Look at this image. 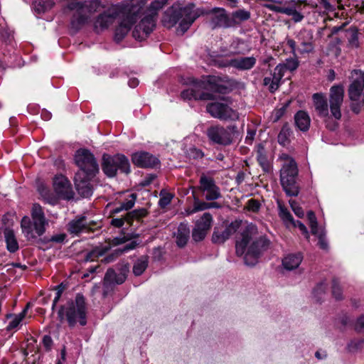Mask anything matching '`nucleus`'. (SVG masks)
<instances>
[{
	"label": "nucleus",
	"instance_id": "5",
	"mask_svg": "<svg viewBox=\"0 0 364 364\" xmlns=\"http://www.w3.org/2000/svg\"><path fill=\"white\" fill-rule=\"evenodd\" d=\"M31 217L33 222L28 216H24L21 222L22 232L28 240L41 236L46 231V225H48V220L39 204L33 205Z\"/></svg>",
	"mask_w": 364,
	"mask_h": 364
},
{
	"label": "nucleus",
	"instance_id": "60",
	"mask_svg": "<svg viewBox=\"0 0 364 364\" xmlns=\"http://www.w3.org/2000/svg\"><path fill=\"white\" fill-rule=\"evenodd\" d=\"M355 328L358 332L364 331V316H361L357 319Z\"/></svg>",
	"mask_w": 364,
	"mask_h": 364
},
{
	"label": "nucleus",
	"instance_id": "64",
	"mask_svg": "<svg viewBox=\"0 0 364 364\" xmlns=\"http://www.w3.org/2000/svg\"><path fill=\"white\" fill-rule=\"evenodd\" d=\"M128 241H129V239L125 236L117 237H114L112 240V245H119L124 244Z\"/></svg>",
	"mask_w": 364,
	"mask_h": 364
},
{
	"label": "nucleus",
	"instance_id": "20",
	"mask_svg": "<svg viewBox=\"0 0 364 364\" xmlns=\"http://www.w3.org/2000/svg\"><path fill=\"white\" fill-rule=\"evenodd\" d=\"M279 216L287 228H299L306 239H309V234L306 226L300 221H295L287 208L280 202L277 201Z\"/></svg>",
	"mask_w": 364,
	"mask_h": 364
},
{
	"label": "nucleus",
	"instance_id": "36",
	"mask_svg": "<svg viewBox=\"0 0 364 364\" xmlns=\"http://www.w3.org/2000/svg\"><path fill=\"white\" fill-rule=\"evenodd\" d=\"M4 237L6 243L7 250L10 252H15L18 250V244L15 237L14 232L11 230H6Z\"/></svg>",
	"mask_w": 364,
	"mask_h": 364
},
{
	"label": "nucleus",
	"instance_id": "1",
	"mask_svg": "<svg viewBox=\"0 0 364 364\" xmlns=\"http://www.w3.org/2000/svg\"><path fill=\"white\" fill-rule=\"evenodd\" d=\"M257 233L256 225L247 224L242 230L240 237L236 241V254L244 256L245 263L249 266L257 263L258 257L269 244L265 237H257Z\"/></svg>",
	"mask_w": 364,
	"mask_h": 364
},
{
	"label": "nucleus",
	"instance_id": "6",
	"mask_svg": "<svg viewBox=\"0 0 364 364\" xmlns=\"http://www.w3.org/2000/svg\"><path fill=\"white\" fill-rule=\"evenodd\" d=\"M100 0H89L84 2L73 1L68 4V8L74 11L71 24L75 29H79L82 26L87 23L92 16L101 9Z\"/></svg>",
	"mask_w": 364,
	"mask_h": 364
},
{
	"label": "nucleus",
	"instance_id": "58",
	"mask_svg": "<svg viewBox=\"0 0 364 364\" xmlns=\"http://www.w3.org/2000/svg\"><path fill=\"white\" fill-rule=\"evenodd\" d=\"M125 222L129 223V220L127 218V215L124 218H113L110 223L112 225L116 228H121Z\"/></svg>",
	"mask_w": 364,
	"mask_h": 364
},
{
	"label": "nucleus",
	"instance_id": "17",
	"mask_svg": "<svg viewBox=\"0 0 364 364\" xmlns=\"http://www.w3.org/2000/svg\"><path fill=\"white\" fill-rule=\"evenodd\" d=\"M257 59L254 56L237 57L227 59L219 63L221 67H232L236 70L244 71L251 70L255 67Z\"/></svg>",
	"mask_w": 364,
	"mask_h": 364
},
{
	"label": "nucleus",
	"instance_id": "38",
	"mask_svg": "<svg viewBox=\"0 0 364 364\" xmlns=\"http://www.w3.org/2000/svg\"><path fill=\"white\" fill-rule=\"evenodd\" d=\"M111 247L109 245H101L95 247L92 251H90L86 256V260L92 261L95 258L101 257L107 253Z\"/></svg>",
	"mask_w": 364,
	"mask_h": 364
},
{
	"label": "nucleus",
	"instance_id": "45",
	"mask_svg": "<svg viewBox=\"0 0 364 364\" xmlns=\"http://www.w3.org/2000/svg\"><path fill=\"white\" fill-rule=\"evenodd\" d=\"M147 214V211L144 208H141L139 210H134L130 213L127 214V218L129 220V223L131 224L134 219H139Z\"/></svg>",
	"mask_w": 364,
	"mask_h": 364
},
{
	"label": "nucleus",
	"instance_id": "52",
	"mask_svg": "<svg viewBox=\"0 0 364 364\" xmlns=\"http://www.w3.org/2000/svg\"><path fill=\"white\" fill-rule=\"evenodd\" d=\"M207 233L208 232L202 230L196 229L194 228L192 231V237L196 242H199L205 237Z\"/></svg>",
	"mask_w": 364,
	"mask_h": 364
},
{
	"label": "nucleus",
	"instance_id": "43",
	"mask_svg": "<svg viewBox=\"0 0 364 364\" xmlns=\"http://www.w3.org/2000/svg\"><path fill=\"white\" fill-rule=\"evenodd\" d=\"M208 209V203L200 201L198 198H194L193 208L191 210H187V215H192L198 211H202Z\"/></svg>",
	"mask_w": 364,
	"mask_h": 364
},
{
	"label": "nucleus",
	"instance_id": "22",
	"mask_svg": "<svg viewBox=\"0 0 364 364\" xmlns=\"http://www.w3.org/2000/svg\"><path fill=\"white\" fill-rule=\"evenodd\" d=\"M210 14H211V23L214 28L231 27L230 17L227 14L226 11L223 8H214Z\"/></svg>",
	"mask_w": 364,
	"mask_h": 364
},
{
	"label": "nucleus",
	"instance_id": "54",
	"mask_svg": "<svg viewBox=\"0 0 364 364\" xmlns=\"http://www.w3.org/2000/svg\"><path fill=\"white\" fill-rule=\"evenodd\" d=\"M117 277V273L112 269H109L105 276V282L109 284H114Z\"/></svg>",
	"mask_w": 364,
	"mask_h": 364
},
{
	"label": "nucleus",
	"instance_id": "50",
	"mask_svg": "<svg viewBox=\"0 0 364 364\" xmlns=\"http://www.w3.org/2000/svg\"><path fill=\"white\" fill-rule=\"evenodd\" d=\"M364 346V340H354L351 341L348 345V349L350 352H355L360 348H362Z\"/></svg>",
	"mask_w": 364,
	"mask_h": 364
},
{
	"label": "nucleus",
	"instance_id": "53",
	"mask_svg": "<svg viewBox=\"0 0 364 364\" xmlns=\"http://www.w3.org/2000/svg\"><path fill=\"white\" fill-rule=\"evenodd\" d=\"M326 284L324 283H321L316 287V288L314 290V296L317 298L318 301L320 300V296H321V294L326 292Z\"/></svg>",
	"mask_w": 364,
	"mask_h": 364
},
{
	"label": "nucleus",
	"instance_id": "18",
	"mask_svg": "<svg viewBox=\"0 0 364 364\" xmlns=\"http://www.w3.org/2000/svg\"><path fill=\"white\" fill-rule=\"evenodd\" d=\"M191 82L193 84L195 88L188 89L181 92V97L183 100H209L213 97V94L209 92H199L196 89H206V85L203 81H198L195 79H191Z\"/></svg>",
	"mask_w": 364,
	"mask_h": 364
},
{
	"label": "nucleus",
	"instance_id": "24",
	"mask_svg": "<svg viewBox=\"0 0 364 364\" xmlns=\"http://www.w3.org/2000/svg\"><path fill=\"white\" fill-rule=\"evenodd\" d=\"M133 163L140 167H154L159 164V159L147 152H137L132 155Z\"/></svg>",
	"mask_w": 364,
	"mask_h": 364
},
{
	"label": "nucleus",
	"instance_id": "29",
	"mask_svg": "<svg viewBox=\"0 0 364 364\" xmlns=\"http://www.w3.org/2000/svg\"><path fill=\"white\" fill-rule=\"evenodd\" d=\"M303 260V255L298 252L287 255L282 260V265L287 270L296 269Z\"/></svg>",
	"mask_w": 364,
	"mask_h": 364
},
{
	"label": "nucleus",
	"instance_id": "25",
	"mask_svg": "<svg viewBox=\"0 0 364 364\" xmlns=\"http://www.w3.org/2000/svg\"><path fill=\"white\" fill-rule=\"evenodd\" d=\"M241 223L238 221L231 223L223 232L214 231L212 240L214 243H223L240 228Z\"/></svg>",
	"mask_w": 364,
	"mask_h": 364
},
{
	"label": "nucleus",
	"instance_id": "56",
	"mask_svg": "<svg viewBox=\"0 0 364 364\" xmlns=\"http://www.w3.org/2000/svg\"><path fill=\"white\" fill-rule=\"evenodd\" d=\"M286 71L284 67L282 64H279L276 66L273 73V77H277L278 80H282L284 75V72Z\"/></svg>",
	"mask_w": 364,
	"mask_h": 364
},
{
	"label": "nucleus",
	"instance_id": "59",
	"mask_svg": "<svg viewBox=\"0 0 364 364\" xmlns=\"http://www.w3.org/2000/svg\"><path fill=\"white\" fill-rule=\"evenodd\" d=\"M286 42L289 47L291 48V53L294 55V56L296 57V53L298 52L296 41L291 38H287Z\"/></svg>",
	"mask_w": 364,
	"mask_h": 364
},
{
	"label": "nucleus",
	"instance_id": "39",
	"mask_svg": "<svg viewBox=\"0 0 364 364\" xmlns=\"http://www.w3.org/2000/svg\"><path fill=\"white\" fill-rule=\"evenodd\" d=\"M38 192L43 200L46 203L52 205L57 203L58 199L56 196L48 188L41 186L38 187Z\"/></svg>",
	"mask_w": 364,
	"mask_h": 364
},
{
	"label": "nucleus",
	"instance_id": "63",
	"mask_svg": "<svg viewBox=\"0 0 364 364\" xmlns=\"http://www.w3.org/2000/svg\"><path fill=\"white\" fill-rule=\"evenodd\" d=\"M272 82L269 85V90L272 92H274L279 87L280 80H278L277 77L272 78Z\"/></svg>",
	"mask_w": 364,
	"mask_h": 364
},
{
	"label": "nucleus",
	"instance_id": "40",
	"mask_svg": "<svg viewBox=\"0 0 364 364\" xmlns=\"http://www.w3.org/2000/svg\"><path fill=\"white\" fill-rule=\"evenodd\" d=\"M291 134L292 132L288 125L283 126L278 135V142L283 146L288 145L290 142Z\"/></svg>",
	"mask_w": 364,
	"mask_h": 364
},
{
	"label": "nucleus",
	"instance_id": "61",
	"mask_svg": "<svg viewBox=\"0 0 364 364\" xmlns=\"http://www.w3.org/2000/svg\"><path fill=\"white\" fill-rule=\"evenodd\" d=\"M247 208L250 210H252L253 212H256L259 208V203L257 200H255L250 199L247 202Z\"/></svg>",
	"mask_w": 364,
	"mask_h": 364
},
{
	"label": "nucleus",
	"instance_id": "2",
	"mask_svg": "<svg viewBox=\"0 0 364 364\" xmlns=\"http://www.w3.org/2000/svg\"><path fill=\"white\" fill-rule=\"evenodd\" d=\"M201 14L202 11L193 3L176 2L164 11L161 23L167 28H171L178 23L176 33L183 35Z\"/></svg>",
	"mask_w": 364,
	"mask_h": 364
},
{
	"label": "nucleus",
	"instance_id": "26",
	"mask_svg": "<svg viewBox=\"0 0 364 364\" xmlns=\"http://www.w3.org/2000/svg\"><path fill=\"white\" fill-rule=\"evenodd\" d=\"M315 109L320 117L326 118L329 116L328 106L326 96L322 93L313 95Z\"/></svg>",
	"mask_w": 364,
	"mask_h": 364
},
{
	"label": "nucleus",
	"instance_id": "11",
	"mask_svg": "<svg viewBox=\"0 0 364 364\" xmlns=\"http://www.w3.org/2000/svg\"><path fill=\"white\" fill-rule=\"evenodd\" d=\"M102 170L109 177H113L116 175L117 171L122 173H129V163L128 159L123 155H115L111 156L104 154L102 157Z\"/></svg>",
	"mask_w": 364,
	"mask_h": 364
},
{
	"label": "nucleus",
	"instance_id": "49",
	"mask_svg": "<svg viewBox=\"0 0 364 364\" xmlns=\"http://www.w3.org/2000/svg\"><path fill=\"white\" fill-rule=\"evenodd\" d=\"M332 294L336 299L342 298V290L338 279H333L332 283Z\"/></svg>",
	"mask_w": 364,
	"mask_h": 364
},
{
	"label": "nucleus",
	"instance_id": "3",
	"mask_svg": "<svg viewBox=\"0 0 364 364\" xmlns=\"http://www.w3.org/2000/svg\"><path fill=\"white\" fill-rule=\"evenodd\" d=\"M147 0H130L122 5L119 23L115 28L114 39L121 41L129 33L132 25L141 16Z\"/></svg>",
	"mask_w": 364,
	"mask_h": 364
},
{
	"label": "nucleus",
	"instance_id": "41",
	"mask_svg": "<svg viewBox=\"0 0 364 364\" xmlns=\"http://www.w3.org/2000/svg\"><path fill=\"white\" fill-rule=\"evenodd\" d=\"M148 266V257L142 256L134 263L133 272L136 276L141 275Z\"/></svg>",
	"mask_w": 364,
	"mask_h": 364
},
{
	"label": "nucleus",
	"instance_id": "10",
	"mask_svg": "<svg viewBox=\"0 0 364 364\" xmlns=\"http://www.w3.org/2000/svg\"><path fill=\"white\" fill-rule=\"evenodd\" d=\"M75 161L80 168L76 173H82L87 178H94L99 171L96 159L87 149H78L75 154Z\"/></svg>",
	"mask_w": 364,
	"mask_h": 364
},
{
	"label": "nucleus",
	"instance_id": "42",
	"mask_svg": "<svg viewBox=\"0 0 364 364\" xmlns=\"http://www.w3.org/2000/svg\"><path fill=\"white\" fill-rule=\"evenodd\" d=\"M349 45L353 48H358V31L355 28H350L347 31Z\"/></svg>",
	"mask_w": 364,
	"mask_h": 364
},
{
	"label": "nucleus",
	"instance_id": "47",
	"mask_svg": "<svg viewBox=\"0 0 364 364\" xmlns=\"http://www.w3.org/2000/svg\"><path fill=\"white\" fill-rule=\"evenodd\" d=\"M286 70L293 71L299 66V61L296 57L287 59L285 63H282Z\"/></svg>",
	"mask_w": 364,
	"mask_h": 364
},
{
	"label": "nucleus",
	"instance_id": "8",
	"mask_svg": "<svg viewBox=\"0 0 364 364\" xmlns=\"http://www.w3.org/2000/svg\"><path fill=\"white\" fill-rule=\"evenodd\" d=\"M168 0H154L147 9V14L137 24L133 32V37L138 41L146 39L152 32L156 26L155 16L157 12L162 9Z\"/></svg>",
	"mask_w": 364,
	"mask_h": 364
},
{
	"label": "nucleus",
	"instance_id": "7",
	"mask_svg": "<svg viewBox=\"0 0 364 364\" xmlns=\"http://www.w3.org/2000/svg\"><path fill=\"white\" fill-rule=\"evenodd\" d=\"M86 314L85 298L77 294L75 301L68 302L61 307L58 311V316L61 320L66 318L70 326H74L77 323L85 326L87 323Z\"/></svg>",
	"mask_w": 364,
	"mask_h": 364
},
{
	"label": "nucleus",
	"instance_id": "51",
	"mask_svg": "<svg viewBox=\"0 0 364 364\" xmlns=\"http://www.w3.org/2000/svg\"><path fill=\"white\" fill-rule=\"evenodd\" d=\"M290 206L294 211V214L299 218H303L304 215V212L301 207L299 205V204L294 200H289Z\"/></svg>",
	"mask_w": 364,
	"mask_h": 364
},
{
	"label": "nucleus",
	"instance_id": "46",
	"mask_svg": "<svg viewBox=\"0 0 364 364\" xmlns=\"http://www.w3.org/2000/svg\"><path fill=\"white\" fill-rule=\"evenodd\" d=\"M307 217H308V220L309 221L312 234L317 235L318 230H319V229L318 228V223H317V220H316L315 213L311 210L309 211L307 213Z\"/></svg>",
	"mask_w": 364,
	"mask_h": 364
},
{
	"label": "nucleus",
	"instance_id": "35",
	"mask_svg": "<svg viewBox=\"0 0 364 364\" xmlns=\"http://www.w3.org/2000/svg\"><path fill=\"white\" fill-rule=\"evenodd\" d=\"M136 200V195L132 193L126 198L125 201L122 203L119 207H117L111 210V214H117L122 210H129L132 208Z\"/></svg>",
	"mask_w": 364,
	"mask_h": 364
},
{
	"label": "nucleus",
	"instance_id": "48",
	"mask_svg": "<svg viewBox=\"0 0 364 364\" xmlns=\"http://www.w3.org/2000/svg\"><path fill=\"white\" fill-rule=\"evenodd\" d=\"M173 198V195L169 193H161V198L159 200V205L161 208H165L169 205Z\"/></svg>",
	"mask_w": 364,
	"mask_h": 364
},
{
	"label": "nucleus",
	"instance_id": "57",
	"mask_svg": "<svg viewBox=\"0 0 364 364\" xmlns=\"http://www.w3.org/2000/svg\"><path fill=\"white\" fill-rule=\"evenodd\" d=\"M266 7L269 9V10L281 14H284L287 9V6H281L279 5H277L275 4H266Z\"/></svg>",
	"mask_w": 364,
	"mask_h": 364
},
{
	"label": "nucleus",
	"instance_id": "19",
	"mask_svg": "<svg viewBox=\"0 0 364 364\" xmlns=\"http://www.w3.org/2000/svg\"><path fill=\"white\" fill-rule=\"evenodd\" d=\"M296 38L299 43L297 46L298 53L304 55L314 50V36L312 31L302 29L297 33Z\"/></svg>",
	"mask_w": 364,
	"mask_h": 364
},
{
	"label": "nucleus",
	"instance_id": "14",
	"mask_svg": "<svg viewBox=\"0 0 364 364\" xmlns=\"http://www.w3.org/2000/svg\"><path fill=\"white\" fill-rule=\"evenodd\" d=\"M198 190L208 200H215L221 197L220 188L215 184L214 179L204 173L200 177Z\"/></svg>",
	"mask_w": 364,
	"mask_h": 364
},
{
	"label": "nucleus",
	"instance_id": "33",
	"mask_svg": "<svg viewBox=\"0 0 364 364\" xmlns=\"http://www.w3.org/2000/svg\"><path fill=\"white\" fill-rule=\"evenodd\" d=\"M230 17L231 27H233L248 20L250 18V13L245 9H239L232 12Z\"/></svg>",
	"mask_w": 364,
	"mask_h": 364
},
{
	"label": "nucleus",
	"instance_id": "31",
	"mask_svg": "<svg viewBox=\"0 0 364 364\" xmlns=\"http://www.w3.org/2000/svg\"><path fill=\"white\" fill-rule=\"evenodd\" d=\"M190 235V230L186 224L181 223L176 233V242L178 247L186 245Z\"/></svg>",
	"mask_w": 364,
	"mask_h": 364
},
{
	"label": "nucleus",
	"instance_id": "30",
	"mask_svg": "<svg viewBox=\"0 0 364 364\" xmlns=\"http://www.w3.org/2000/svg\"><path fill=\"white\" fill-rule=\"evenodd\" d=\"M294 122L299 130L306 132L309 129L311 119L307 112L301 110L295 114Z\"/></svg>",
	"mask_w": 364,
	"mask_h": 364
},
{
	"label": "nucleus",
	"instance_id": "13",
	"mask_svg": "<svg viewBox=\"0 0 364 364\" xmlns=\"http://www.w3.org/2000/svg\"><path fill=\"white\" fill-rule=\"evenodd\" d=\"M206 109L212 117L222 120H237L239 119V114L225 103H210L207 105Z\"/></svg>",
	"mask_w": 364,
	"mask_h": 364
},
{
	"label": "nucleus",
	"instance_id": "55",
	"mask_svg": "<svg viewBox=\"0 0 364 364\" xmlns=\"http://www.w3.org/2000/svg\"><path fill=\"white\" fill-rule=\"evenodd\" d=\"M318 238V245L320 248L326 250L328 248V242L324 237V233L322 230H318V234L316 235Z\"/></svg>",
	"mask_w": 364,
	"mask_h": 364
},
{
	"label": "nucleus",
	"instance_id": "9",
	"mask_svg": "<svg viewBox=\"0 0 364 364\" xmlns=\"http://www.w3.org/2000/svg\"><path fill=\"white\" fill-rule=\"evenodd\" d=\"M206 134L212 143L228 146L233 142L235 138L238 135V130L235 125H230L226 127L215 125L207 129Z\"/></svg>",
	"mask_w": 364,
	"mask_h": 364
},
{
	"label": "nucleus",
	"instance_id": "32",
	"mask_svg": "<svg viewBox=\"0 0 364 364\" xmlns=\"http://www.w3.org/2000/svg\"><path fill=\"white\" fill-rule=\"evenodd\" d=\"M286 4H287V6L284 14L292 16V19L295 22L301 21L304 18V16L298 11V8L300 6L299 4L295 1H289L285 2V5Z\"/></svg>",
	"mask_w": 364,
	"mask_h": 364
},
{
	"label": "nucleus",
	"instance_id": "37",
	"mask_svg": "<svg viewBox=\"0 0 364 364\" xmlns=\"http://www.w3.org/2000/svg\"><path fill=\"white\" fill-rule=\"evenodd\" d=\"M54 4L52 0H35L33 3L34 11L38 14H43L50 9Z\"/></svg>",
	"mask_w": 364,
	"mask_h": 364
},
{
	"label": "nucleus",
	"instance_id": "21",
	"mask_svg": "<svg viewBox=\"0 0 364 364\" xmlns=\"http://www.w3.org/2000/svg\"><path fill=\"white\" fill-rule=\"evenodd\" d=\"M53 186L55 191L60 198L64 199H71L73 198L71 184L64 176H56L54 179Z\"/></svg>",
	"mask_w": 364,
	"mask_h": 364
},
{
	"label": "nucleus",
	"instance_id": "62",
	"mask_svg": "<svg viewBox=\"0 0 364 364\" xmlns=\"http://www.w3.org/2000/svg\"><path fill=\"white\" fill-rule=\"evenodd\" d=\"M255 134H256V131L255 129H248L247 136L245 138L246 144H251L255 138Z\"/></svg>",
	"mask_w": 364,
	"mask_h": 364
},
{
	"label": "nucleus",
	"instance_id": "4",
	"mask_svg": "<svg viewBox=\"0 0 364 364\" xmlns=\"http://www.w3.org/2000/svg\"><path fill=\"white\" fill-rule=\"evenodd\" d=\"M282 162L280 182L285 193L290 196H296L299 190L296 185L298 168L296 161L286 154L279 156Z\"/></svg>",
	"mask_w": 364,
	"mask_h": 364
},
{
	"label": "nucleus",
	"instance_id": "34",
	"mask_svg": "<svg viewBox=\"0 0 364 364\" xmlns=\"http://www.w3.org/2000/svg\"><path fill=\"white\" fill-rule=\"evenodd\" d=\"M212 222V215L209 213H205L202 217L196 222L194 228L208 232L211 228Z\"/></svg>",
	"mask_w": 364,
	"mask_h": 364
},
{
	"label": "nucleus",
	"instance_id": "28",
	"mask_svg": "<svg viewBox=\"0 0 364 364\" xmlns=\"http://www.w3.org/2000/svg\"><path fill=\"white\" fill-rule=\"evenodd\" d=\"M139 244L136 242V241L131 240L129 241L128 243L125 244L124 247L117 248L108 256L105 257L102 262L105 263H110L113 261H114L118 257L122 255L124 252H127L130 250H132L135 249Z\"/></svg>",
	"mask_w": 364,
	"mask_h": 364
},
{
	"label": "nucleus",
	"instance_id": "44",
	"mask_svg": "<svg viewBox=\"0 0 364 364\" xmlns=\"http://www.w3.org/2000/svg\"><path fill=\"white\" fill-rule=\"evenodd\" d=\"M28 306L29 305L27 304L26 307L23 309V311L22 312H21L18 315L15 316V317L9 323V326H8L9 328L13 329V328H16L19 325V323L23 321V319L26 316Z\"/></svg>",
	"mask_w": 364,
	"mask_h": 364
},
{
	"label": "nucleus",
	"instance_id": "16",
	"mask_svg": "<svg viewBox=\"0 0 364 364\" xmlns=\"http://www.w3.org/2000/svg\"><path fill=\"white\" fill-rule=\"evenodd\" d=\"M121 6H114L108 9L106 11L98 16L94 23L97 32L102 31L113 23L115 19L120 15Z\"/></svg>",
	"mask_w": 364,
	"mask_h": 364
},
{
	"label": "nucleus",
	"instance_id": "27",
	"mask_svg": "<svg viewBox=\"0 0 364 364\" xmlns=\"http://www.w3.org/2000/svg\"><path fill=\"white\" fill-rule=\"evenodd\" d=\"M89 223L85 216L76 218L68 224V231L71 234L77 235L90 230Z\"/></svg>",
	"mask_w": 364,
	"mask_h": 364
},
{
	"label": "nucleus",
	"instance_id": "12",
	"mask_svg": "<svg viewBox=\"0 0 364 364\" xmlns=\"http://www.w3.org/2000/svg\"><path fill=\"white\" fill-rule=\"evenodd\" d=\"M350 79L351 83L348 88V97L353 102L352 110L358 114L360 110L358 101L364 89V72L360 70H353Z\"/></svg>",
	"mask_w": 364,
	"mask_h": 364
},
{
	"label": "nucleus",
	"instance_id": "23",
	"mask_svg": "<svg viewBox=\"0 0 364 364\" xmlns=\"http://www.w3.org/2000/svg\"><path fill=\"white\" fill-rule=\"evenodd\" d=\"M93 178H87L82 173H76L75 176V184L78 193L84 198H87L92 194V187L90 181Z\"/></svg>",
	"mask_w": 364,
	"mask_h": 364
},
{
	"label": "nucleus",
	"instance_id": "15",
	"mask_svg": "<svg viewBox=\"0 0 364 364\" xmlns=\"http://www.w3.org/2000/svg\"><path fill=\"white\" fill-rule=\"evenodd\" d=\"M344 89L343 86L334 85L329 93V107L331 114L336 119L341 118V107L343 102Z\"/></svg>",
	"mask_w": 364,
	"mask_h": 364
}]
</instances>
